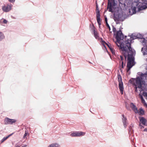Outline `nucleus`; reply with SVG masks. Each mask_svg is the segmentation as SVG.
<instances>
[{"instance_id":"nucleus-1","label":"nucleus","mask_w":147,"mask_h":147,"mask_svg":"<svg viewBox=\"0 0 147 147\" xmlns=\"http://www.w3.org/2000/svg\"><path fill=\"white\" fill-rule=\"evenodd\" d=\"M146 79L147 80V70L144 74L141 73L139 76L136 78H131L129 82L133 85L138 86V88L141 89L142 85L145 84V80Z\"/></svg>"},{"instance_id":"nucleus-2","label":"nucleus","mask_w":147,"mask_h":147,"mask_svg":"<svg viewBox=\"0 0 147 147\" xmlns=\"http://www.w3.org/2000/svg\"><path fill=\"white\" fill-rule=\"evenodd\" d=\"M122 53L125 59H126V57L128 56L127 71L128 72L134 65V56L135 55V51L133 50V51H129V52L128 51L127 52L123 51Z\"/></svg>"},{"instance_id":"nucleus-3","label":"nucleus","mask_w":147,"mask_h":147,"mask_svg":"<svg viewBox=\"0 0 147 147\" xmlns=\"http://www.w3.org/2000/svg\"><path fill=\"white\" fill-rule=\"evenodd\" d=\"M128 37H129V38L127 39V40L125 42V43L120 44V49L122 51L125 52H127L128 49L129 51H133V50L135 51L131 47V43L133 40L137 38L136 35L132 34L131 36H129Z\"/></svg>"},{"instance_id":"nucleus-4","label":"nucleus","mask_w":147,"mask_h":147,"mask_svg":"<svg viewBox=\"0 0 147 147\" xmlns=\"http://www.w3.org/2000/svg\"><path fill=\"white\" fill-rule=\"evenodd\" d=\"M117 3L115 0H108L107 9L108 11L113 13L115 11Z\"/></svg>"},{"instance_id":"nucleus-5","label":"nucleus","mask_w":147,"mask_h":147,"mask_svg":"<svg viewBox=\"0 0 147 147\" xmlns=\"http://www.w3.org/2000/svg\"><path fill=\"white\" fill-rule=\"evenodd\" d=\"M115 38L117 40V42L118 43H119L120 40H123L124 39L123 33L120 30L117 31Z\"/></svg>"},{"instance_id":"nucleus-6","label":"nucleus","mask_w":147,"mask_h":147,"mask_svg":"<svg viewBox=\"0 0 147 147\" xmlns=\"http://www.w3.org/2000/svg\"><path fill=\"white\" fill-rule=\"evenodd\" d=\"M96 20L97 21V22L99 26L100 27V26L101 24V19L100 18V11L98 8V5L97 4L96 5Z\"/></svg>"},{"instance_id":"nucleus-7","label":"nucleus","mask_w":147,"mask_h":147,"mask_svg":"<svg viewBox=\"0 0 147 147\" xmlns=\"http://www.w3.org/2000/svg\"><path fill=\"white\" fill-rule=\"evenodd\" d=\"M123 16L119 13H115L113 15V19L115 21L117 22L119 20L123 21L122 20Z\"/></svg>"},{"instance_id":"nucleus-8","label":"nucleus","mask_w":147,"mask_h":147,"mask_svg":"<svg viewBox=\"0 0 147 147\" xmlns=\"http://www.w3.org/2000/svg\"><path fill=\"white\" fill-rule=\"evenodd\" d=\"M85 133L81 131H76L71 133L70 136L72 137H80L84 135Z\"/></svg>"},{"instance_id":"nucleus-9","label":"nucleus","mask_w":147,"mask_h":147,"mask_svg":"<svg viewBox=\"0 0 147 147\" xmlns=\"http://www.w3.org/2000/svg\"><path fill=\"white\" fill-rule=\"evenodd\" d=\"M16 122L15 119H10L8 117H6L4 120V124L7 125H12Z\"/></svg>"},{"instance_id":"nucleus-10","label":"nucleus","mask_w":147,"mask_h":147,"mask_svg":"<svg viewBox=\"0 0 147 147\" xmlns=\"http://www.w3.org/2000/svg\"><path fill=\"white\" fill-rule=\"evenodd\" d=\"M118 81L119 83V90H122V89H123V84L122 82V78L121 76L120 75H118Z\"/></svg>"},{"instance_id":"nucleus-11","label":"nucleus","mask_w":147,"mask_h":147,"mask_svg":"<svg viewBox=\"0 0 147 147\" xmlns=\"http://www.w3.org/2000/svg\"><path fill=\"white\" fill-rule=\"evenodd\" d=\"M139 119L140 123H142L144 125L147 126V120L144 117H140Z\"/></svg>"},{"instance_id":"nucleus-12","label":"nucleus","mask_w":147,"mask_h":147,"mask_svg":"<svg viewBox=\"0 0 147 147\" xmlns=\"http://www.w3.org/2000/svg\"><path fill=\"white\" fill-rule=\"evenodd\" d=\"M122 121L123 124V126L125 128L127 126V118L126 117H125L124 115H122Z\"/></svg>"},{"instance_id":"nucleus-13","label":"nucleus","mask_w":147,"mask_h":147,"mask_svg":"<svg viewBox=\"0 0 147 147\" xmlns=\"http://www.w3.org/2000/svg\"><path fill=\"white\" fill-rule=\"evenodd\" d=\"M2 9L4 11L7 12L11 9V7L9 5L7 6H4L2 7Z\"/></svg>"},{"instance_id":"nucleus-14","label":"nucleus","mask_w":147,"mask_h":147,"mask_svg":"<svg viewBox=\"0 0 147 147\" xmlns=\"http://www.w3.org/2000/svg\"><path fill=\"white\" fill-rule=\"evenodd\" d=\"M130 106L132 110L134 111L135 113H138L137 108L136 106L133 103L131 102L130 103Z\"/></svg>"},{"instance_id":"nucleus-15","label":"nucleus","mask_w":147,"mask_h":147,"mask_svg":"<svg viewBox=\"0 0 147 147\" xmlns=\"http://www.w3.org/2000/svg\"><path fill=\"white\" fill-rule=\"evenodd\" d=\"M146 4L145 5H143L142 6H140V5H139V6L138 7V11H140L141 10H142L144 9H145L146 8H147V3H145Z\"/></svg>"},{"instance_id":"nucleus-16","label":"nucleus","mask_w":147,"mask_h":147,"mask_svg":"<svg viewBox=\"0 0 147 147\" xmlns=\"http://www.w3.org/2000/svg\"><path fill=\"white\" fill-rule=\"evenodd\" d=\"M93 32V34L94 35L95 38L96 39H97L98 37V34L97 32L95 31V28L94 27V26H93V28H92Z\"/></svg>"},{"instance_id":"nucleus-17","label":"nucleus","mask_w":147,"mask_h":147,"mask_svg":"<svg viewBox=\"0 0 147 147\" xmlns=\"http://www.w3.org/2000/svg\"><path fill=\"white\" fill-rule=\"evenodd\" d=\"M139 6V3H136V6L133 7V6H132V10L133 12V13L134 14L136 13V8H138V7Z\"/></svg>"},{"instance_id":"nucleus-18","label":"nucleus","mask_w":147,"mask_h":147,"mask_svg":"<svg viewBox=\"0 0 147 147\" xmlns=\"http://www.w3.org/2000/svg\"><path fill=\"white\" fill-rule=\"evenodd\" d=\"M101 41L102 42V44L103 45L105 48L106 49H107V48L105 46V44H106L107 46L109 47V48H110L111 47L109 44L107 43L104 40H103L102 38H101Z\"/></svg>"},{"instance_id":"nucleus-19","label":"nucleus","mask_w":147,"mask_h":147,"mask_svg":"<svg viewBox=\"0 0 147 147\" xmlns=\"http://www.w3.org/2000/svg\"><path fill=\"white\" fill-rule=\"evenodd\" d=\"M48 147H60L59 145L57 143H53L50 145Z\"/></svg>"},{"instance_id":"nucleus-20","label":"nucleus","mask_w":147,"mask_h":147,"mask_svg":"<svg viewBox=\"0 0 147 147\" xmlns=\"http://www.w3.org/2000/svg\"><path fill=\"white\" fill-rule=\"evenodd\" d=\"M5 36L4 34L1 32L0 31V41H1L5 38Z\"/></svg>"},{"instance_id":"nucleus-21","label":"nucleus","mask_w":147,"mask_h":147,"mask_svg":"<svg viewBox=\"0 0 147 147\" xmlns=\"http://www.w3.org/2000/svg\"><path fill=\"white\" fill-rule=\"evenodd\" d=\"M132 127H133V125L131 126H130L129 127V133H130V134H132L133 133V130L132 129Z\"/></svg>"},{"instance_id":"nucleus-22","label":"nucleus","mask_w":147,"mask_h":147,"mask_svg":"<svg viewBox=\"0 0 147 147\" xmlns=\"http://www.w3.org/2000/svg\"><path fill=\"white\" fill-rule=\"evenodd\" d=\"M137 38H143V36L139 33L137 34L136 35Z\"/></svg>"},{"instance_id":"nucleus-23","label":"nucleus","mask_w":147,"mask_h":147,"mask_svg":"<svg viewBox=\"0 0 147 147\" xmlns=\"http://www.w3.org/2000/svg\"><path fill=\"white\" fill-rule=\"evenodd\" d=\"M139 113H140V115H143L144 114V111L143 109H142L141 108L140 109V112Z\"/></svg>"},{"instance_id":"nucleus-24","label":"nucleus","mask_w":147,"mask_h":147,"mask_svg":"<svg viewBox=\"0 0 147 147\" xmlns=\"http://www.w3.org/2000/svg\"><path fill=\"white\" fill-rule=\"evenodd\" d=\"M120 63H121V68H124V66H125V64H123V61H120Z\"/></svg>"},{"instance_id":"nucleus-25","label":"nucleus","mask_w":147,"mask_h":147,"mask_svg":"<svg viewBox=\"0 0 147 147\" xmlns=\"http://www.w3.org/2000/svg\"><path fill=\"white\" fill-rule=\"evenodd\" d=\"M133 86H135V92H137L138 91V86L136 85H133Z\"/></svg>"},{"instance_id":"nucleus-26","label":"nucleus","mask_w":147,"mask_h":147,"mask_svg":"<svg viewBox=\"0 0 147 147\" xmlns=\"http://www.w3.org/2000/svg\"><path fill=\"white\" fill-rule=\"evenodd\" d=\"M8 137L7 136L6 137H4L1 140V143H3V142L6 139H7L8 138Z\"/></svg>"},{"instance_id":"nucleus-27","label":"nucleus","mask_w":147,"mask_h":147,"mask_svg":"<svg viewBox=\"0 0 147 147\" xmlns=\"http://www.w3.org/2000/svg\"><path fill=\"white\" fill-rule=\"evenodd\" d=\"M28 134V133L27 131H25V134L23 136V138L24 139L26 137L27 135Z\"/></svg>"},{"instance_id":"nucleus-28","label":"nucleus","mask_w":147,"mask_h":147,"mask_svg":"<svg viewBox=\"0 0 147 147\" xmlns=\"http://www.w3.org/2000/svg\"><path fill=\"white\" fill-rule=\"evenodd\" d=\"M106 24V26L107 27L109 28V31L111 33L112 32L110 31L111 28H110V27L109 25V24L108 23H107V24Z\"/></svg>"},{"instance_id":"nucleus-29","label":"nucleus","mask_w":147,"mask_h":147,"mask_svg":"<svg viewBox=\"0 0 147 147\" xmlns=\"http://www.w3.org/2000/svg\"><path fill=\"white\" fill-rule=\"evenodd\" d=\"M104 18H105V22L106 24L108 23V22H107V18L106 16H105Z\"/></svg>"},{"instance_id":"nucleus-30","label":"nucleus","mask_w":147,"mask_h":147,"mask_svg":"<svg viewBox=\"0 0 147 147\" xmlns=\"http://www.w3.org/2000/svg\"><path fill=\"white\" fill-rule=\"evenodd\" d=\"M139 96L140 97V98L141 99V100L144 99L142 95L141 94H139Z\"/></svg>"},{"instance_id":"nucleus-31","label":"nucleus","mask_w":147,"mask_h":147,"mask_svg":"<svg viewBox=\"0 0 147 147\" xmlns=\"http://www.w3.org/2000/svg\"><path fill=\"white\" fill-rule=\"evenodd\" d=\"M139 126L140 127L141 129H142L144 128V127L143 126L141 125L140 123Z\"/></svg>"},{"instance_id":"nucleus-32","label":"nucleus","mask_w":147,"mask_h":147,"mask_svg":"<svg viewBox=\"0 0 147 147\" xmlns=\"http://www.w3.org/2000/svg\"><path fill=\"white\" fill-rule=\"evenodd\" d=\"M116 30V28L114 26H113V32H115Z\"/></svg>"},{"instance_id":"nucleus-33","label":"nucleus","mask_w":147,"mask_h":147,"mask_svg":"<svg viewBox=\"0 0 147 147\" xmlns=\"http://www.w3.org/2000/svg\"><path fill=\"white\" fill-rule=\"evenodd\" d=\"M110 50H111V52H112V53H114V51H113V49L111 47L110 48H109Z\"/></svg>"},{"instance_id":"nucleus-34","label":"nucleus","mask_w":147,"mask_h":147,"mask_svg":"<svg viewBox=\"0 0 147 147\" xmlns=\"http://www.w3.org/2000/svg\"><path fill=\"white\" fill-rule=\"evenodd\" d=\"M120 57L121 60V61H123V57L121 55H120Z\"/></svg>"},{"instance_id":"nucleus-35","label":"nucleus","mask_w":147,"mask_h":147,"mask_svg":"<svg viewBox=\"0 0 147 147\" xmlns=\"http://www.w3.org/2000/svg\"><path fill=\"white\" fill-rule=\"evenodd\" d=\"M11 3L14 2L15 1V0H8Z\"/></svg>"},{"instance_id":"nucleus-36","label":"nucleus","mask_w":147,"mask_h":147,"mask_svg":"<svg viewBox=\"0 0 147 147\" xmlns=\"http://www.w3.org/2000/svg\"><path fill=\"white\" fill-rule=\"evenodd\" d=\"M141 100L142 102L143 103H144L146 102L145 101L144 99Z\"/></svg>"},{"instance_id":"nucleus-37","label":"nucleus","mask_w":147,"mask_h":147,"mask_svg":"<svg viewBox=\"0 0 147 147\" xmlns=\"http://www.w3.org/2000/svg\"><path fill=\"white\" fill-rule=\"evenodd\" d=\"M3 22L5 24H6L7 22V21L6 20H4Z\"/></svg>"},{"instance_id":"nucleus-38","label":"nucleus","mask_w":147,"mask_h":147,"mask_svg":"<svg viewBox=\"0 0 147 147\" xmlns=\"http://www.w3.org/2000/svg\"><path fill=\"white\" fill-rule=\"evenodd\" d=\"M123 89H122V90H120V91L121 93V94H123Z\"/></svg>"},{"instance_id":"nucleus-39","label":"nucleus","mask_w":147,"mask_h":147,"mask_svg":"<svg viewBox=\"0 0 147 147\" xmlns=\"http://www.w3.org/2000/svg\"><path fill=\"white\" fill-rule=\"evenodd\" d=\"M127 36H125V41H126L127 40V39H128V38H127Z\"/></svg>"},{"instance_id":"nucleus-40","label":"nucleus","mask_w":147,"mask_h":147,"mask_svg":"<svg viewBox=\"0 0 147 147\" xmlns=\"http://www.w3.org/2000/svg\"><path fill=\"white\" fill-rule=\"evenodd\" d=\"M144 106H146V107H147V104L146 103V102L144 103Z\"/></svg>"},{"instance_id":"nucleus-41","label":"nucleus","mask_w":147,"mask_h":147,"mask_svg":"<svg viewBox=\"0 0 147 147\" xmlns=\"http://www.w3.org/2000/svg\"><path fill=\"white\" fill-rule=\"evenodd\" d=\"M13 134V133L11 134L8 135L7 136V137H8V138H9L10 136H11Z\"/></svg>"},{"instance_id":"nucleus-42","label":"nucleus","mask_w":147,"mask_h":147,"mask_svg":"<svg viewBox=\"0 0 147 147\" xmlns=\"http://www.w3.org/2000/svg\"><path fill=\"white\" fill-rule=\"evenodd\" d=\"M143 42H146V41L145 39L144 38L143 41Z\"/></svg>"},{"instance_id":"nucleus-43","label":"nucleus","mask_w":147,"mask_h":147,"mask_svg":"<svg viewBox=\"0 0 147 147\" xmlns=\"http://www.w3.org/2000/svg\"><path fill=\"white\" fill-rule=\"evenodd\" d=\"M144 131H147V129L145 128L144 130Z\"/></svg>"},{"instance_id":"nucleus-44","label":"nucleus","mask_w":147,"mask_h":147,"mask_svg":"<svg viewBox=\"0 0 147 147\" xmlns=\"http://www.w3.org/2000/svg\"><path fill=\"white\" fill-rule=\"evenodd\" d=\"M140 89L139 90V91L140 92H141L143 90V89H142V88L141 89Z\"/></svg>"},{"instance_id":"nucleus-45","label":"nucleus","mask_w":147,"mask_h":147,"mask_svg":"<svg viewBox=\"0 0 147 147\" xmlns=\"http://www.w3.org/2000/svg\"><path fill=\"white\" fill-rule=\"evenodd\" d=\"M22 146L23 147H26L27 146V145L25 144V145H24V146Z\"/></svg>"},{"instance_id":"nucleus-46","label":"nucleus","mask_w":147,"mask_h":147,"mask_svg":"<svg viewBox=\"0 0 147 147\" xmlns=\"http://www.w3.org/2000/svg\"><path fill=\"white\" fill-rule=\"evenodd\" d=\"M120 70L121 72H122V70L121 68L120 69Z\"/></svg>"},{"instance_id":"nucleus-47","label":"nucleus","mask_w":147,"mask_h":147,"mask_svg":"<svg viewBox=\"0 0 147 147\" xmlns=\"http://www.w3.org/2000/svg\"><path fill=\"white\" fill-rule=\"evenodd\" d=\"M15 147H19V146H15Z\"/></svg>"},{"instance_id":"nucleus-48","label":"nucleus","mask_w":147,"mask_h":147,"mask_svg":"<svg viewBox=\"0 0 147 147\" xmlns=\"http://www.w3.org/2000/svg\"><path fill=\"white\" fill-rule=\"evenodd\" d=\"M146 70H147V67H146Z\"/></svg>"},{"instance_id":"nucleus-49","label":"nucleus","mask_w":147,"mask_h":147,"mask_svg":"<svg viewBox=\"0 0 147 147\" xmlns=\"http://www.w3.org/2000/svg\"><path fill=\"white\" fill-rule=\"evenodd\" d=\"M22 147H23L22 146Z\"/></svg>"}]
</instances>
